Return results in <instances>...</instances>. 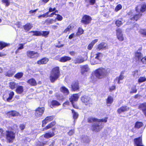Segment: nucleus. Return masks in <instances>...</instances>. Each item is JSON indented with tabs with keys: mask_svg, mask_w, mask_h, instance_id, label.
<instances>
[{
	"mask_svg": "<svg viewBox=\"0 0 146 146\" xmlns=\"http://www.w3.org/2000/svg\"><path fill=\"white\" fill-rule=\"evenodd\" d=\"M60 68L58 66L53 68L50 72L49 78L50 82L54 83L60 76Z\"/></svg>",
	"mask_w": 146,
	"mask_h": 146,
	"instance_id": "f257e3e1",
	"label": "nucleus"
},
{
	"mask_svg": "<svg viewBox=\"0 0 146 146\" xmlns=\"http://www.w3.org/2000/svg\"><path fill=\"white\" fill-rule=\"evenodd\" d=\"M94 74L97 78L100 79L108 76V72L104 68H99L95 70Z\"/></svg>",
	"mask_w": 146,
	"mask_h": 146,
	"instance_id": "f03ea898",
	"label": "nucleus"
},
{
	"mask_svg": "<svg viewBox=\"0 0 146 146\" xmlns=\"http://www.w3.org/2000/svg\"><path fill=\"white\" fill-rule=\"evenodd\" d=\"M5 138L8 143H12L15 138V134L12 131L6 130Z\"/></svg>",
	"mask_w": 146,
	"mask_h": 146,
	"instance_id": "7ed1b4c3",
	"label": "nucleus"
},
{
	"mask_svg": "<svg viewBox=\"0 0 146 146\" xmlns=\"http://www.w3.org/2000/svg\"><path fill=\"white\" fill-rule=\"evenodd\" d=\"M135 10L138 14L135 15L132 18H139L142 15V13L146 11V4H143L141 5V7L139 10L138 6H137L135 8Z\"/></svg>",
	"mask_w": 146,
	"mask_h": 146,
	"instance_id": "20e7f679",
	"label": "nucleus"
},
{
	"mask_svg": "<svg viewBox=\"0 0 146 146\" xmlns=\"http://www.w3.org/2000/svg\"><path fill=\"white\" fill-rule=\"evenodd\" d=\"M80 100L82 103L86 106L90 107L93 104L92 99L88 96L84 95L82 96Z\"/></svg>",
	"mask_w": 146,
	"mask_h": 146,
	"instance_id": "39448f33",
	"label": "nucleus"
},
{
	"mask_svg": "<svg viewBox=\"0 0 146 146\" xmlns=\"http://www.w3.org/2000/svg\"><path fill=\"white\" fill-rule=\"evenodd\" d=\"M45 110L44 107H38L35 110V116L36 118L41 117L43 114Z\"/></svg>",
	"mask_w": 146,
	"mask_h": 146,
	"instance_id": "423d86ee",
	"label": "nucleus"
},
{
	"mask_svg": "<svg viewBox=\"0 0 146 146\" xmlns=\"http://www.w3.org/2000/svg\"><path fill=\"white\" fill-rule=\"evenodd\" d=\"M103 127V125H100L98 123H95L92 125L91 129L93 132H98L100 131Z\"/></svg>",
	"mask_w": 146,
	"mask_h": 146,
	"instance_id": "0eeeda50",
	"label": "nucleus"
},
{
	"mask_svg": "<svg viewBox=\"0 0 146 146\" xmlns=\"http://www.w3.org/2000/svg\"><path fill=\"white\" fill-rule=\"evenodd\" d=\"M28 57L30 59H36L39 56V54L37 52L28 50L26 52Z\"/></svg>",
	"mask_w": 146,
	"mask_h": 146,
	"instance_id": "6e6552de",
	"label": "nucleus"
},
{
	"mask_svg": "<svg viewBox=\"0 0 146 146\" xmlns=\"http://www.w3.org/2000/svg\"><path fill=\"white\" fill-rule=\"evenodd\" d=\"M142 49V47H141L139 48L138 50L135 52L134 58L137 61L140 60L141 61V59L143 57V55L141 52Z\"/></svg>",
	"mask_w": 146,
	"mask_h": 146,
	"instance_id": "1a4fd4ad",
	"label": "nucleus"
},
{
	"mask_svg": "<svg viewBox=\"0 0 146 146\" xmlns=\"http://www.w3.org/2000/svg\"><path fill=\"white\" fill-rule=\"evenodd\" d=\"M71 91H75L79 90L80 89L79 82L77 80L73 81L71 84Z\"/></svg>",
	"mask_w": 146,
	"mask_h": 146,
	"instance_id": "9d476101",
	"label": "nucleus"
},
{
	"mask_svg": "<svg viewBox=\"0 0 146 146\" xmlns=\"http://www.w3.org/2000/svg\"><path fill=\"white\" fill-rule=\"evenodd\" d=\"M116 35L117 39L120 41H122L124 38L122 34V31L121 29L118 28L116 29Z\"/></svg>",
	"mask_w": 146,
	"mask_h": 146,
	"instance_id": "9b49d317",
	"label": "nucleus"
},
{
	"mask_svg": "<svg viewBox=\"0 0 146 146\" xmlns=\"http://www.w3.org/2000/svg\"><path fill=\"white\" fill-rule=\"evenodd\" d=\"M88 57L87 55H84V57H82L80 58H77L74 60V63L75 64H80L86 61Z\"/></svg>",
	"mask_w": 146,
	"mask_h": 146,
	"instance_id": "f8f14e48",
	"label": "nucleus"
},
{
	"mask_svg": "<svg viewBox=\"0 0 146 146\" xmlns=\"http://www.w3.org/2000/svg\"><path fill=\"white\" fill-rule=\"evenodd\" d=\"M54 119L53 116H47L42 121V127H44L49 122L52 121Z\"/></svg>",
	"mask_w": 146,
	"mask_h": 146,
	"instance_id": "ddd939ff",
	"label": "nucleus"
},
{
	"mask_svg": "<svg viewBox=\"0 0 146 146\" xmlns=\"http://www.w3.org/2000/svg\"><path fill=\"white\" fill-rule=\"evenodd\" d=\"M129 108L126 106H123L119 108L117 110V113L119 114H120L123 113L128 111Z\"/></svg>",
	"mask_w": 146,
	"mask_h": 146,
	"instance_id": "4468645a",
	"label": "nucleus"
},
{
	"mask_svg": "<svg viewBox=\"0 0 146 146\" xmlns=\"http://www.w3.org/2000/svg\"><path fill=\"white\" fill-rule=\"evenodd\" d=\"M134 144L136 146H144L142 145V138L141 137L135 138L134 139Z\"/></svg>",
	"mask_w": 146,
	"mask_h": 146,
	"instance_id": "2eb2a0df",
	"label": "nucleus"
},
{
	"mask_svg": "<svg viewBox=\"0 0 146 146\" xmlns=\"http://www.w3.org/2000/svg\"><path fill=\"white\" fill-rule=\"evenodd\" d=\"M138 108L142 111L143 114L146 117V102L140 104Z\"/></svg>",
	"mask_w": 146,
	"mask_h": 146,
	"instance_id": "dca6fc26",
	"label": "nucleus"
},
{
	"mask_svg": "<svg viewBox=\"0 0 146 146\" xmlns=\"http://www.w3.org/2000/svg\"><path fill=\"white\" fill-rule=\"evenodd\" d=\"M78 98L79 96L78 94H74L70 96L69 100L71 104H73L74 102L77 101Z\"/></svg>",
	"mask_w": 146,
	"mask_h": 146,
	"instance_id": "f3484780",
	"label": "nucleus"
},
{
	"mask_svg": "<svg viewBox=\"0 0 146 146\" xmlns=\"http://www.w3.org/2000/svg\"><path fill=\"white\" fill-rule=\"evenodd\" d=\"M7 115L9 117H15L18 116L19 115V113L15 110H11L7 112L6 113Z\"/></svg>",
	"mask_w": 146,
	"mask_h": 146,
	"instance_id": "a211bd4d",
	"label": "nucleus"
},
{
	"mask_svg": "<svg viewBox=\"0 0 146 146\" xmlns=\"http://www.w3.org/2000/svg\"><path fill=\"white\" fill-rule=\"evenodd\" d=\"M60 105V103L59 102L56 100H53L50 102V106L51 108H53L58 107Z\"/></svg>",
	"mask_w": 146,
	"mask_h": 146,
	"instance_id": "6ab92c4d",
	"label": "nucleus"
},
{
	"mask_svg": "<svg viewBox=\"0 0 146 146\" xmlns=\"http://www.w3.org/2000/svg\"><path fill=\"white\" fill-rule=\"evenodd\" d=\"M56 124V122L55 121H52L48 124L45 127L43 128L42 130L44 131L51 128L55 126Z\"/></svg>",
	"mask_w": 146,
	"mask_h": 146,
	"instance_id": "aec40b11",
	"label": "nucleus"
},
{
	"mask_svg": "<svg viewBox=\"0 0 146 146\" xmlns=\"http://www.w3.org/2000/svg\"><path fill=\"white\" fill-rule=\"evenodd\" d=\"M49 61L48 58L44 57L37 62V63L39 65L45 64H46Z\"/></svg>",
	"mask_w": 146,
	"mask_h": 146,
	"instance_id": "412c9836",
	"label": "nucleus"
},
{
	"mask_svg": "<svg viewBox=\"0 0 146 146\" xmlns=\"http://www.w3.org/2000/svg\"><path fill=\"white\" fill-rule=\"evenodd\" d=\"M105 43L104 42H101L99 44L96 48L98 50H105L108 48L107 46L105 45Z\"/></svg>",
	"mask_w": 146,
	"mask_h": 146,
	"instance_id": "4be33fe9",
	"label": "nucleus"
},
{
	"mask_svg": "<svg viewBox=\"0 0 146 146\" xmlns=\"http://www.w3.org/2000/svg\"><path fill=\"white\" fill-rule=\"evenodd\" d=\"M71 59L70 57L64 56L61 57L59 59V61L61 62H65L70 60Z\"/></svg>",
	"mask_w": 146,
	"mask_h": 146,
	"instance_id": "5701e85b",
	"label": "nucleus"
},
{
	"mask_svg": "<svg viewBox=\"0 0 146 146\" xmlns=\"http://www.w3.org/2000/svg\"><path fill=\"white\" fill-rule=\"evenodd\" d=\"M55 135V133L53 131L47 132L43 135L44 137L47 139L52 137Z\"/></svg>",
	"mask_w": 146,
	"mask_h": 146,
	"instance_id": "b1692460",
	"label": "nucleus"
},
{
	"mask_svg": "<svg viewBox=\"0 0 146 146\" xmlns=\"http://www.w3.org/2000/svg\"><path fill=\"white\" fill-rule=\"evenodd\" d=\"M81 72L82 74H83L85 72L88 71L89 70L88 65L86 64L80 66Z\"/></svg>",
	"mask_w": 146,
	"mask_h": 146,
	"instance_id": "393cba45",
	"label": "nucleus"
},
{
	"mask_svg": "<svg viewBox=\"0 0 146 146\" xmlns=\"http://www.w3.org/2000/svg\"><path fill=\"white\" fill-rule=\"evenodd\" d=\"M15 73V71L14 70L12 69H10L5 74V76L8 77H11Z\"/></svg>",
	"mask_w": 146,
	"mask_h": 146,
	"instance_id": "a878e982",
	"label": "nucleus"
},
{
	"mask_svg": "<svg viewBox=\"0 0 146 146\" xmlns=\"http://www.w3.org/2000/svg\"><path fill=\"white\" fill-rule=\"evenodd\" d=\"M60 91L64 94L68 95L69 94V91L67 88L64 86L61 87L60 88Z\"/></svg>",
	"mask_w": 146,
	"mask_h": 146,
	"instance_id": "bb28decb",
	"label": "nucleus"
},
{
	"mask_svg": "<svg viewBox=\"0 0 146 146\" xmlns=\"http://www.w3.org/2000/svg\"><path fill=\"white\" fill-rule=\"evenodd\" d=\"M27 82L31 86H35L37 84L36 82L33 78L29 79L27 80Z\"/></svg>",
	"mask_w": 146,
	"mask_h": 146,
	"instance_id": "cd10ccee",
	"label": "nucleus"
},
{
	"mask_svg": "<svg viewBox=\"0 0 146 146\" xmlns=\"http://www.w3.org/2000/svg\"><path fill=\"white\" fill-rule=\"evenodd\" d=\"M33 27V26L30 23H27L23 26V28L26 32L30 30Z\"/></svg>",
	"mask_w": 146,
	"mask_h": 146,
	"instance_id": "c85d7f7f",
	"label": "nucleus"
},
{
	"mask_svg": "<svg viewBox=\"0 0 146 146\" xmlns=\"http://www.w3.org/2000/svg\"><path fill=\"white\" fill-rule=\"evenodd\" d=\"M143 126V123L141 121H137L135 123L134 127L137 129H139Z\"/></svg>",
	"mask_w": 146,
	"mask_h": 146,
	"instance_id": "c756f323",
	"label": "nucleus"
},
{
	"mask_svg": "<svg viewBox=\"0 0 146 146\" xmlns=\"http://www.w3.org/2000/svg\"><path fill=\"white\" fill-rule=\"evenodd\" d=\"M98 41V39H95L92 40L88 45L87 49L88 50H91L92 49L94 44Z\"/></svg>",
	"mask_w": 146,
	"mask_h": 146,
	"instance_id": "7c9ffc66",
	"label": "nucleus"
},
{
	"mask_svg": "<svg viewBox=\"0 0 146 146\" xmlns=\"http://www.w3.org/2000/svg\"><path fill=\"white\" fill-rule=\"evenodd\" d=\"M24 91L23 87L22 86H19L17 87L15 90L16 92L18 94H21Z\"/></svg>",
	"mask_w": 146,
	"mask_h": 146,
	"instance_id": "2f4dec72",
	"label": "nucleus"
},
{
	"mask_svg": "<svg viewBox=\"0 0 146 146\" xmlns=\"http://www.w3.org/2000/svg\"><path fill=\"white\" fill-rule=\"evenodd\" d=\"M124 73L123 72H122L119 77H117L115 79V80H117V83L119 84H120V81L124 79V76L123 75Z\"/></svg>",
	"mask_w": 146,
	"mask_h": 146,
	"instance_id": "473e14b6",
	"label": "nucleus"
},
{
	"mask_svg": "<svg viewBox=\"0 0 146 146\" xmlns=\"http://www.w3.org/2000/svg\"><path fill=\"white\" fill-rule=\"evenodd\" d=\"M113 98L111 96H108L106 100V104H107L110 105L113 103Z\"/></svg>",
	"mask_w": 146,
	"mask_h": 146,
	"instance_id": "72a5a7b5",
	"label": "nucleus"
},
{
	"mask_svg": "<svg viewBox=\"0 0 146 146\" xmlns=\"http://www.w3.org/2000/svg\"><path fill=\"white\" fill-rule=\"evenodd\" d=\"M23 75V73L22 72H18L15 74L14 76V78L17 79L19 80L22 78Z\"/></svg>",
	"mask_w": 146,
	"mask_h": 146,
	"instance_id": "f704fd0d",
	"label": "nucleus"
},
{
	"mask_svg": "<svg viewBox=\"0 0 146 146\" xmlns=\"http://www.w3.org/2000/svg\"><path fill=\"white\" fill-rule=\"evenodd\" d=\"M9 86L11 90L15 89L17 86V84L15 82H10L9 83Z\"/></svg>",
	"mask_w": 146,
	"mask_h": 146,
	"instance_id": "c9c22d12",
	"label": "nucleus"
},
{
	"mask_svg": "<svg viewBox=\"0 0 146 146\" xmlns=\"http://www.w3.org/2000/svg\"><path fill=\"white\" fill-rule=\"evenodd\" d=\"M84 31L82 28L81 27H79L78 29L77 32L76 33V35L77 36H79L83 34Z\"/></svg>",
	"mask_w": 146,
	"mask_h": 146,
	"instance_id": "e433bc0d",
	"label": "nucleus"
},
{
	"mask_svg": "<svg viewBox=\"0 0 146 146\" xmlns=\"http://www.w3.org/2000/svg\"><path fill=\"white\" fill-rule=\"evenodd\" d=\"M50 33L49 31H43L41 32V36L45 38L48 37Z\"/></svg>",
	"mask_w": 146,
	"mask_h": 146,
	"instance_id": "4c0bfd02",
	"label": "nucleus"
},
{
	"mask_svg": "<svg viewBox=\"0 0 146 146\" xmlns=\"http://www.w3.org/2000/svg\"><path fill=\"white\" fill-rule=\"evenodd\" d=\"M97 118L90 117L88 118L87 121L88 123H91L94 122H97Z\"/></svg>",
	"mask_w": 146,
	"mask_h": 146,
	"instance_id": "58836bf2",
	"label": "nucleus"
},
{
	"mask_svg": "<svg viewBox=\"0 0 146 146\" xmlns=\"http://www.w3.org/2000/svg\"><path fill=\"white\" fill-rule=\"evenodd\" d=\"M92 19H83L81 20L82 23L85 25H87L90 23Z\"/></svg>",
	"mask_w": 146,
	"mask_h": 146,
	"instance_id": "ea45409f",
	"label": "nucleus"
},
{
	"mask_svg": "<svg viewBox=\"0 0 146 146\" xmlns=\"http://www.w3.org/2000/svg\"><path fill=\"white\" fill-rule=\"evenodd\" d=\"M137 92V89L136 88V85H134L131 88V91L129 92V93L131 94H133L136 93Z\"/></svg>",
	"mask_w": 146,
	"mask_h": 146,
	"instance_id": "a19ab883",
	"label": "nucleus"
},
{
	"mask_svg": "<svg viewBox=\"0 0 146 146\" xmlns=\"http://www.w3.org/2000/svg\"><path fill=\"white\" fill-rule=\"evenodd\" d=\"M14 95V93L13 91L10 92L9 94V97L7 99V101L8 102H10L12 99Z\"/></svg>",
	"mask_w": 146,
	"mask_h": 146,
	"instance_id": "79ce46f5",
	"label": "nucleus"
},
{
	"mask_svg": "<svg viewBox=\"0 0 146 146\" xmlns=\"http://www.w3.org/2000/svg\"><path fill=\"white\" fill-rule=\"evenodd\" d=\"M73 115V118L74 119H76L78 118V114L74 110H71Z\"/></svg>",
	"mask_w": 146,
	"mask_h": 146,
	"instance_id": "37998d69",
	"label": "nucleus"
},
{
	"mask_svg": "<svg viewBox=\"0 0 146 146\" xmlns=\"http://www.w3.org/2000/svg\"><path fill=\"white\" fill-rule=\"evenodd\" d=\"M41 32L39 31H32L31 32V33H33V35L34 36H41Z\"/></svg>",
	"mask_w": 146,
	"mask_h": 146,
	"instance_id": "c03bdc74",
	"label": "nucleus"
},
{
	"mask_svg": "<svg viewBox=\"0 0 146 146\" xmlns=\"http://www.w3.org/2000/svg\"><path fill=\"white\" fill-rule=\"evenodd\" d=\"M102 56L103 55L102 53L101 52H98L96 54V56L95 57V58L100 61L102 57Z\"/></svg>",
	"mask_w": 146,
	"mask_h": 146,
	"instance_id": "a18cd8bd",
	"label": "nucleus"
},
{
	"mask_svg": "<svg viewBox=\"0 0 146 146\" xmlns=\"http://www.w3.org/2000/svg\"><path fill=\"white\" fill-rule=\"evenodd\" d=\"M8 46V44L6 43L0 42V50H2L5 47Z\"/></svg>",
	"mask_w": 146,
	"mask_h": 146,
	"instance_id": "49530a36",
	"label": "nucleus"
},
{
	"mask_svg": "<svg viewBox=\"0 0 146 146\" xmlns=\"http://www.w3.org/2000/svg\"><path fill=\"white\" fill-rule=\"evenodd\" d=\"M47 144V141L42 142L39 141L37 143L36 146H44Z\"/></svg>",
	"mask_w": 146,
	"mask_h": 146,
	"instance_id": "de8ad7c7",
	"label": "nucleus"
},
{
	"mask_svg": "<svg viewBox=\"0 0 146 146\" xmlns=\"http://www.w3.org/2000/svg\"><path fill=\"white\" fill-rule=\"evenodd\" d=\"M146 81V78L145 77L141 76L138 79V82L139 84L143 82Z\"/></svg>",
	"mask_w": 146,
	"mask_h": 146,
	"instance_id": "09e8293b",
	"label": "nucleus"
},
{
	"mask_svg": "<svg viewBox=\"0 0 146 146\" xmlns=\"http://www.w3.org/2000/svg\"><path fill=\"white\" fill-rule=\"evenodd\" d=\"M54 15L56 16L55 18H62V16H61L59 14H56L55 13V12L52 13H51L50 14L49 16H48V17H53Z\"/></svg>",
	"mask_w": 146,
	"mask_h": 146,
	"instance_id": "8fccbe9b",
	"label": "nucleus"
},
{
	"mask_svg": "<svg viewBox=\"0 0 146 146\" xmlns=\"http://www.w3.org/2000/svg\"><path fill=\"white\" fill-rule=\"evenodd\" d=\"M108 119V117H106L104 118V119H97V122H104V123H106L107 121V119Z\"/></svg>",
	"mask_w": 146,
	"mask_h": 146,
	"instance_id": "3c124183",
	"label": "nucleus"
},
{
	"mask_svg": "<svg viewBox=\"0 0 146 146\" xmlns=\"http://www.w3.org/2000/svg\"><path fill=\"white\" fill-rule=\"evenodd\" d=\"M1 2L5 4V6L8 7L10 4L9 0H2Z\"/></svg>",
	"mask_w": 146,
	"mask_h": 146,
	"instance_id": "603ef678",
	"label": "nucleus"
},
{
	"mask_svg": "<svg viewBox=\"0 0 146 146\" xmlns=\"http://www.w3.org/2000/svg\"><path fill=\"white\" fill-rule=\"evenodd\" d=\"M122 7V6L120 4H118L115 7V11L116 12H117L121 9Z\"/></svg>",
	"mask_w": 146,
	"mask_h": 146,
	"instance_id": "864d4df0",
	"label": "nucleus"
},
{
	"mask_svg": "<svg viewBox=\"0 0 146 146\" xmlns=\"http://www.w3.org/2000/svg\"><path fill=\"white\" fill-rule=\"evenodd\" d=\"M141 62L142 64L146 65V55L142 58Z\"/></svg>",
	"mask_w": 146,
	"mask_h": 146,
	"instance_id": "5fc2aeb1",
	"label": "nucleus"
},
{
	"mask_svg": "<svg viewBox=\"0 0 146 146\" xmlns=\"http://www.w3.org/2000/svg\"><path fill=\"white\" fill-rule=\"evenodd\" d=\"M38 9H37L34 10H31L29 11V13L32 15H33L35 14V13L36 12V11H38Z\"/></svg>",
	"mask_w": 146,
	"mask_h": 146,
	"instance_id": "6e6d98bb",
	"label": "nucleus"
},
{
	"mask_svg": "<svg viewBox=\"0 0 146 146\" xmlns=\"http://www.w3.org/2000/svg\"><path fill=\"white\" fill-rule=\"evenodd\" d=\"M123 23L122 21H121L117 20L115 22V24L117 26L119 27L122 25Z\"/></svg>",
	"mask_w": 146,
	"mask_h": 146,
	"instance_id": "4d7b16f0",
	"label": "nucleus"
},
{
	"mask_svg": "<svg viewBox=\"0 0 146 146\" xmlns=\"http://www.w3.org/2000/svg\"><path fill=\"white\" fill-rule=\"evenodd\" d=\"M71 26L69 25L63 31V33H66L68 32H69L71 30Z\"/></svg>",
	"mask_w": 146,
	"mask_h": 146,
	"instance_id": "13d9d810",
	"label": "nucleus"
},
{
	"mask_svg": "<svg viewBox=\"0 0 146 146\" xmlns=\"http://www.w3.org/2000/svg\"><path fill=\"white\" fill-rule=\"evenodd\" d=\"M48 17V13L47 12L46 13H44L42 15H39L38 17V18H40L41 17Z\"/></svg>",
	"mask_w": 146,
	"mask_h": 146,
	"instance_id": "bf43d9fd",
	"label": "nucleus"
},
{
	"mask_svg": "<svg viewBox=\"0 0 146 146\" xmlns=\"http://www.w3.org/2000/svg\"><path fill=\"white\" fill-rule=\"evenodd\" d=\"M4 136V133L3 129L0 128V138H2Z\"/></svg>",
	"mask_w": 146,
	"mask_h": 146,
	"instance_id": "052dcab7",
	"label": "nucleus"
},
{
	"mask_svg": "<svg viewBox=\"0 0 146 146\" xmlns=\"http://www.w3.org/2000/svg\"><path fill=\"white\" fill-rule=\"evenodd\" d=\"M70 105V102L68 100L66 101L63 104L62 106L63 107H66Z\"/></svg>",
	"mask_w": 146,
	"mask_h": 146,
	"instance_id": "680f3d73",
	"label": "nucleus"
},
{
	"mask_svg": "<svg viewBox=\"0 0 146 146\" xmlns=\"http://www.w3.org/2000/svg\"><path fill=\"white\" fill-rule=\"evenodd\" d=\"M96 0H89V3L90 5H93L96 3Z\"/></svg>",
	"mask_w": 146,
	"mask_h": 146,
	"instance_id": "e2e57ef3",
	"label": "nucleus"
},
{
	"mask_svg": "<svg viewBox=\"0 0 146 146\" xmlns=\"http://www.w3.org/2000/svg\"><path fill=\"white\" fill-rule=\"evenodd\" d=\"M116 89V86L115 85L112 86L110 88L109 90L110 92Z\"/></svg>",
	"mask_w": 146,
	"mask_h": 146,
	"instance_id": "0e129e2a",
	"label": "nucleus"
},
{
	"mask_svg": "<svg viewBox=\"0 0 146 146\" xmlns=\"http://www.w3.org/2000/svg\"><path fill=\"white\" fill-rule=\"evenodd\" d=\"M25 125L23 124H21L19 125V127L21 130H23L25 128Z\"/></svg>",
	"mask_w": 146,
	"mask_h": 146,
	"instance_id": "69168bd1",
	"label": "nucleus"
},
{
	"mask_svg": "<svg viewBox=\"0 0 146 146\" xmlns=\"http://www.w3.org/2000/svg\"><path fill=\"white\" fill-rule=\"evenodd\" d=\"M141 34L146 36V31L145 29H142L140 31Z\"/></svg>",
	"mask_w": 146,
	"mask_h": 146,
	"instance_id": "338daca9",
	"label": "nucleus"
},
{
	"mask_svg": "<svg viewBox=\"0 0 146 146\" xmlns=\"http://www.w3.org/2000/svg\"><path fill=\"white\" fill-rule=\"evenodd\" d=\"M74 131L72 130H71L68 132V134L70 136H71L74 134Z\"/></svg>",
	"mask_w": 146,
	"mask_h": 146,
	"instance_id": "774afa93",
	"label": "nucleus"
}]
</instances>
